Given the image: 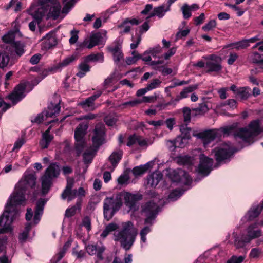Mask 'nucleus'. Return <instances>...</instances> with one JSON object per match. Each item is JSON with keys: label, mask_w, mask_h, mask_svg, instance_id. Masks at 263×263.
I'll list each match as a JSON object with an SVG mask.
<instances>
[{"label": "nucleus", "mask_w": 263, "mask_h": 263, "mask_svg": "<svg viewBox=\"0 0 263 263\" xmlns=\"http://www.w3.org/2000/svg\"><path fill=\"white\" fill-rule=\"evenodd\" d=\"M35 19L34 21H33L31 22L29 24V27L30 29L34 31L35 30L36 28V24H39L43 17V16L44 15V11H39L35 10L33 14H32Z\"/></svg>", "instance_id": "28"}, {"label": "nucleus", "mask_w": 263, "mask_h": 263, "mask_svg": "<svg viewBox=\"0 0 263 263\" xmlns=\"http://www.w3.org/2000/svg\"><path fill=\"white\" fill-rule=\"evenodd\" d=\"M139 23L138 20L136 18L130 19L129 18H126L123 23L119 26V28L124 27V29L122 31V33H128L130 30V26L129 25V24L131 25H138Z\"/></svg>", "instance_id": "30"}, {"label": "nucleus", "mask_w": 263, "mask_h": 263, "mask_svg": "<svg viewBox=\"0 0 263 263\" xmlns=\"http://www.w3.org/2000/svg\"><path fill=\"white\" fill-rule=\"evenodd\" d=\"M81 201H78L76 204L66 210L65 216L68 218L71 217L75 215L77 210L81 209Z\"/></svg>", "instance_id": "38"}, {"label": "nucleus", "mask_w": 263, "mask_h": 263, "mask_svg": "<svg viewBox=\"0 0 263 263\" xmlns=\"http://www.w3.org/2000/svg\"><path fill=\"white\" fill-rule=\"evenodd\" d=\"M213 165V160L204 155L202 154L200 156V164L198 167V171L203 176H207L212 170Z\"/></svg>", "instance_id": "12"}, {"label": "nucleus", "mask_w": 263, "mask_h": 263, "mask_svg": "<svg viewBox=\"0 0 263 263\" xmlns=\"http://www.w3.org/2000/svg\"><path fill=\"white\" fill-rule=\"evenodd\" d=\"M209 110L207 105L205 103L199 104V106L193 109V110L199 114H203Z\"/></svg>", "instance_id": "51"}, {"label": "nucleus", "mask_w": 263, "mask_h": 263, "mask_svg": "<svg viewBox=\"0 0 263 263\" xmlns=\"http://www.w3.org/2000/svg\"><path fill=\"white\" fill-rule=\"evenodd\" d=\"M86 250L89 255H93L96 254L98 248L95 245H89L86 247Z\"/></svg>", "instance_id": "64"}, {"label": "nucleus", "mask_w": 263, "mask_h": 263, "mask_svg": "<svg viewBox=\"0 0 263 263\" xmlns=\"http://www.w3.org/2000/svg\"><path fill=\"white\" fill-rule=\"evenodd\" d=\"M77 1V0H63V2L65 3V4L62 9V12L67 14Z\"/></svg>", "instance_id": "49"}, {"label": "nucleus", "mask_w": 263, "mask_h": 263, "mask_svg": "<svg viewBox=\"0 0 263 263\" xmlns=\"http://www.w3.org/2000/svg\"><path fill=\"white\" fill-rule=\"evenodd\" d=\"M86 146L85 141H76L74 149L77 156H79Z\"/></svg>", "instance_id": "43"}, {"label": "nucleus", "mask_w": 263, "mask_h": 263, "mask_svg": "<svg viewBox=\"0 0 263 263\" xmlns=\"http://www.w3.org/2000/svg\"><path fill=\"white\" fill-rule=\"evenodd\" d=\"M88 62H86L84 58V60L78 66L79 71L77 73V76L80 78L83 77L86 72H89L90 69V66L88 65Z\"/></svg>", "instance_id": "33"}, {"label": "nucleus", "mask_w": 263, "mask_h": 263, "mask_svg": "<svg viewBox=\"0 0 263 263\" xmlns=\"http://www.w3.org/2000/svg\"><path fill=\"white\" fill-rule=\"evenodd\" d=\"M216 22L215 20H212L202 27L204 31H209L216 27Z\"/></svg>", "instance_id": "56"}, {"label": "nucleus", "mask_w": 263, "mask_h": 263, "mask_svg": "<svg viewBox=\"0 0 263 263\" xmlns=\"http://www.w3.org/2000/svg\"><path fill=\"white\" fill-rule=\"evenodd\" d=\"M247 238L246 235H242L241 238L237 237L234 240V245L237 248H241L245 246L246 244L250 241H247Z\"/></svg>", "instance_id": "42"}, {"label": "nucleus", "mask_w": 263, "mask_h": 263, "mask_svg": "<svg viewBox=\"0 0 263 263\" xmlns=\"http://www.w3.org/2000/svg\"><path fill=\"white\" fill-rule=\"evenodd\" d=\"M60 172V168L56 163H52L47 168L45 175L50 177L52 178L57 177Z\"/></svg>", "instance_id": "32"}, {"label": "nucleus", "mask_w": 263, "mask_h": 263, "mask_svg": "<svg viewBox=\"0 0 263 263\" xmlns=\"http://www.w3.org/2000/svg\"><path fill=\"white\" fill-rule=\"evenodd\" d=\"M105 126L103 124L96 125L94 129V136L92 137L93 146L98 148L104 142Z\"/></svg>", "instance_id": "9"}, {"label": "nucleus", "mask_w": 263, "mask_h": 263, "mask_svg": "<svg viewBox=\"0 0 263 263\" xmlns=\"http://www.w3.org/2000/svg\"><path fill=\"white\" fill-rule=\"evenodd\" d=\"M93 152L90 151H86L83 154V160L85 163L89 164L93 159Z\"/></svg>", "instance_id": "52"}, {"label": "nucleus", "mask_w": 263, "mask_h": 263, "mask_svg": "<svg viewBox=\"0 0 263 263\" xmlns=\"http://www.w3.org/2000/svg\"><path fill=\"white\" fill-rule=\"evenodd\" d=\"M249 43L247 40H244L236 43L235 48L237 50L245 49L249 46Z\"/></svg>", "instance_id": "62"}, {"label": "nucleus", "mask_w": 263, "mask_h": 263, "mask_svg": "<svg viewBox=\"0 0 263 263\" xmlns=\"http://www.w3.org/2000/svg\"><path fill=\"white\" fill-rule=\"evenodd\" d=\"M88 126L86 123H81L77 127L74 132L76 141H85L84 136L86 133Z\"/></svg>", "instance_id": "25"}, {"label": "nucleus", "mask_w": 263, "mask_h": 263, "mask_svg": "<svg viewBox=\"0 0 263 263\" xmlns=\"http://www.w3.org/2000/svg\"><path fill=\"white\" fill-rule=\"evenodd\" d=\"M245 258V257L243 256H240L239 257L233 256L227 261V263H242Z\"/></svg>", "instance_id": "59"}, {"label": "nucleus", "mask_w": 263, "mask_h": 263, "mask_svg": "<svg viewBox=\"0 0 263 263\" xmlns=\"http://www.w3.org/2000/svg\"><path fill=\"white\" fill-rule=\"evenodd\" d=\"M40 2L41 7L38 8L39 11L43 10L45 14L49 9L48 17H52L53 20H56L58 17L61 11V6L57 0H40Z\"/></svg>", "instance_id": "6"}, {"label": "nucleus", "mask_w": 263, "mask_h": 263, "mask_svg": "<svg viewBox=\"0 0 263 263\" xmlns=\"http://www.w3.org/2000/svg\"><path fill=\"white\" fill-rule=\"evenodd\" d=\"M154 164V162L150 161L144 165L136 166L133 169L132 173L136 177L141 176L145 173L149 168H152Z\"/></svg>", "instance_id": "27"}, {"label": "nucleus", "mask_w": 263, "mask_h": 263, "mask_svg": "<svg viewBox=\"0 0 263 263\" xmlns=\"http://www.w3.org/2000/svg\"><path fill=\"white\" fill-rule=\"evenodd\" d=\"M257 223H255L250 225L247 229V234L246 235L247 238V241H251V240L259 237L261 234L260 230L257 228Z\"/></svg>", "instance_id": "20"}, {"label": "nucleus", "mask_w": 263, "mask_h": 263, "mask_svg": "<svg viewBox=\"0 0 263 263\" xmlns=\"http://www.w3.org/2000/svg\"><path fill=\"white\" fill-rule=\"evenodd\" d=\"M78 59V57L76 55H71L64 60H63L61 62L54 65L53 66L49 68V71H56L59 69H61L62 67H65L71 63L76 60Z\"/></svg>", "instance_id": "23"}, {"label": "nucleus", "mask_w": 263, "mask_h": 263, "mask_svg": "<svg viewBox=\"0 0 263 263\" xmlns=\"http://www.w3.org/2000/svg\"><path fill=\"white\" fill-rule=\"evenodd\" d=\"M102 92L101 90L98 91L95 95L80 102L79 105L86 110H93L95 109L94 102L101 96Z\"/></svg>", "instance_id": "17"}, {"label": "nucleus", "mask_w": 263, "mask_h": 263, "mask_svg": "<svg viewBox=\"0 0 263 263\" xmlns=\"http://www.w3.org/2000/svg\"><path fill=\"white\" fill-rule=\"evenodd\" d=\"M14 40V35L13 32H9L3 37V40L5 43H12Z\"/></svg>", "instance_id": "61"}, {"label": "nucleus", "mask_w": 263, "mask_h": 263, "mask_svg": "<svg viewBox=\"0 0 263 263\" xmlns=\"http://www.w3.org/2000/svg\"><path fill=\"white\" fill-rule=\"evenodd\" d=\"M168 175L169 178L173 182H182L185 184H188L192 181L191 178L189 174L181 170L178 171L173 170L170 172Z\"/></svg>", "instance_id": "8"}, {"label": "nucleus", "mask_w": 263, "mask_h": 263, "mask_svg": "<svg viewBox=\"0 0 263 263\" xmlns=\"http://www.w3.org/2000/svg\"><path fill=\"white\" fill-rule=\"evenodd\" d=\"M198 88V84L190 85L184 88L182 91L180 92V94L176 96L175 101H178L182 99L187 98L188 97L189 93L192 92L194 90H196Z\"/></svg>", "instance_id": "29"}, {"label": "nucleus", "mask_w": 263, "mask_h": 263, "mask_svg": "<svg viewBox=\"0 0 263 263\" xmlns=\"http://www.w3.org/2000/svg\"><path fill=\"white\" fill-rule=\"evenodd\" d=\"M183 116L184 121L185 122H189L191 120V110L188 107H185L183 109Z\"/></svg>", "instance_id": "60"}, {"label": "nucleus", "mask_w": 263, "mask_h": 263, "mask_svg": "<svg viewBox=\"0 0 263 263\" xmlns=\"http://www.w3.org/2000/svg\"><path fill=\"white\" fill-rule=\"evenodd\" d=\"M25 190H22L16 186L15 191L11 196L5 207L3 215L0 217V233L11 231V224L18 214V205L25 202Z\"/></svg>", "instance_id": "1"}, {"label": "nucleus", "mask_w": 263, "mask_h": 263, "mask_svg": "<svg viewBox=\"0 0 263 263\" xmlns=\"http://www.w3.org/2000/svg\"><path fill=\"white\" fill-rule=\"evenodd\" d=\"M121 227V231L114 233V239L115 241H119L121 247L125 250H128L135 240L137 235V230L133 223L130 221L122 222Z\"/></svg>", "instance_id": "3"}, {"label": "nucleus", "mask_w": 263, "mask_h": 263, "mask_svg": "<svg viewBox=\"0 0 263 263\" xmlns=\"http://www.w3.org/2000/svg\"><path fill=\"white\" fill-rule=\"evenodd\" d=\"M11 47L15 49V52L18 56H21L24 52V46L20 42H15L12 45H9Z\"/></svg>", "instance_id": "47"}, {"label": "nucleus", "mask_w": 263, "mask_h": 263, "mask_svg": "<svg viewBox=\"0 0 263 263\" xmlns=\"http://www.w3.org/2000/svg\"><path fill=\"white\" fill-rule=\"evenodd\" d=\"M251 89L249 87H240L237 96L241 99L246 100L251 95Z\"/></svg>", "instance_id": "40"}, {"label": "nucleus", "mask_w": 263, "mask_h": 263, "mask_svg": "<svg viewBox=\"0 0 263 263\" xmlns=\"http://www.w3.org/2000/svg\"><path fill=\"white\" fill-rule=\"evenodd\" d=\"M263 209V205H257L255 208L250 210L248 212V220H252L254 218L257 217Z\"/></svg>", "instance_id": "37"}, {"label": "nucleus", "mask_w": 263, "mask_h": 263, "mask_svg": "<svg viewBox=\"0 0 263 263\" xmlns=\"http://www.w3.org/2000/svg\"><path fill=\"white\" fill-rule=\"evenodd\" d=\"M159 207L153 201L145 203L141 205V213L146 217L144 224L152 226L158 212Z\"/></svg>", "instance_id": "5"}, {"label": "nucleus", "mask_w": 263, "mask_h": 263, "mask_svg": "<svg viewBox=\"0 0 263 263\" xmlns=\"http://www.w3.org/2000/svg\"><path fill=\"white\" fill-rule=\"evenodd\" d=\"M60 110V106L59 104H53L51 103L48 107L47 110L46 111V116L47 117H52L57 114H58Z\"/></svg>", "instance_id": "36"}, {"label": "nucleus", "mask_w": 263, "mask_h": 263, "mask_svg": "<svg viewBox=\"0 0 263 263\" xmlns=\"http://www.w3.org/2000/svg\"><path fill=\"white\" fill-rule=\"evenodd\" d=\"M73 183L74 180L72 178H68L67 179L66 186L61 195L63 199L67 198L68 201H70L77 197V190L72 189Z\"/></svg>", "instance_id": "14"}, {"label": "nucleus", "mask_w": 263, "mask_h": 263, "mask_svg": "<svg viewBox=\"0 0 263 263\" xmlns=\"http://www.w3.org/2000/svg\"><path fill=\"white\" fill-rule=\"evenodd\" d=\"M176 144H177V147H183L185 145L187 140L184 139L183 137L181 136L180 135L178 136L176 139Z\"/></svg>", "instance_id": "57"}, {"label": "nucleus", "mask_w": 263, "mask_h": 263, "mask_svg": "<svg viewBox=\"0 0 263 263\" xmlns=\"http://www.w3.org/2000/svg\"><path fill=\"white\" fill-rule=\"evenodd\" d=\"M145 226L141 229L140 232L141 240L143 242H145L146 240V236L151 231V227L149 224H144Z\"/></svg>", "instance_id": "44"}, {"label": "nucleus", "mask_w": 263, "mask_h": 263, "mask_svg": "<svg viewBox=\"0 0 263 263\" xmlns=\"http://www.w3.org/2000/svg\"><path fill=\"white\" fill-rule=\"evenodd\" d=\"M220 134L222 133L224 135H233L236 138H239L243 141L248 143H253L255 137L259 135L261 129L260 126L259 120L252 121L248 127L236 130L234 126H230L221 128L218 130Z\"/></svg>", "instance_id": "2"}, {"label": "nucleus", "mask_w": 263, "mask_h": 263, "mask_svg": "<svg viewBox=\"0 0 263 263\" xmlns=\"http://www.w3.org/2000/svg\"><path fill=\"white\" fill-rule=\"evenodd\" d=\"M86 62H100L102 63L104 61V55L103 53H98L96 54L92 53L84 57Z\"/></svg>", "instance_id": "35"}, {"label": "nucleus", "mask_w": 263, "mask_h": 263, "mask_svg": "<svg viewBox=\"0 0 263 263\" xmlns=\"http://www.w3.org/2000/svg\"><path fill=\"white\" fill-rule=\"evenodd\" d=\"M82 226L86 227L88 231L91 230V220L88 216H86L83 219Z\"/></svg>", "instance_id": "63"}, {"label": "nucleus", "mask_w": 263, "mask_h": 263, "mask_svg": "<svg viewBox=\"0 0 263 263\" xmlns=\"http://www.w3.org/2000/svg\"><path fill=\"white\" fill-rule=\"evenodd\" d=\"M196 136L202 140L203 143L205 146L216 138H219L220 133L218 130L213 129L199 133Z\"/></svg>", "instance_id": "11"}, {"label": "nucleus", "mask_w": 263, "mask_h": 263, "mask_svg": "<svg viewBox=\"0 0 263 263\" xmlns=\"http://www.w3.org/2000/svg\"><path fill=\"white\" fill-rule=\"evenodd\" d=\"M104 120L108 126H113L118 121V117L115 114H109L104 118Z\"/></svg>", "instance_id": "45"}, {"label": "nucleus", "mask_w": 263, "mask_h": 263, "mask_svg": "<svg viewBox=\"0 0 263 263\" xmlns=\"http://www.w3.org/2000/svg\"><path fill=\"white\" fill-rule=\"evenodd\" d=\"M263 256L262 250L258 248H254L251 249L249 257L253 259H258Z\"/></svg>", "instance_id": "46"}, {"label": "nucleus", "mask_w": 263, "mask_h": 263, "mask_svg": "<svg viewBox=\"0 0 263 263\" xmlns=\"http://www.w3.org/2000/svg\"><path fill=\"white\" fill-rule=\"evenodd\" d=\"M125 203L130 210L136 211L138 209L137 202L142 199V195L139 194H133L129 193L124 194Z\"/></svg>", "instance_id": "15"}, {"label": "nucleus", "mask_w": 263, "mask_h": 263, "mask_svg": "<svg viewBox=\"0 0 263 263\" xmlns=\"http://www.w3.org/2000/svg\"><path fill=\"white\" fill-rule=\"evenodd\" d=\"M45 203L46 201L43 199H41L38 201H37L33 218L35 224L37 223L40 220L41 217L43 213Z\"/></svg>", "instance_id": "24"}, {"label": "nucleus", "mask_w": 263, "mask_h": 263, "mask_svg": "<svg viewBox=\"0 0 263 263\" xmlns=\"http://www.w3.org/2000/svg\"><path fill=\"white\" fill-rule=\"evenodd\" d=\"M250 60L254 63H259L263 64V59L261 58V55L258 53L255 52L249 55Z\"/></svg>", "instance_id": "50"}, {"label": "nucleus", "mask_w": 263, "mask_h": 263, "mask_svg": "<svg viewBox=\"0 0 263 263\" xmlns=\"http://www.w3.org/2000/svg\"><path fill=\"white\" fill-rule=\"evenodd\" d=\"M36 179V177L34 173H29L26 172L16 185L21 191L25 190L27 192L28 189H32L35 186Z\"/></svg>", "instance_id": "7"}, {"label": "nucleus", "mask_w": 263, "mask_h": 263, "mask_svg": "<svg viewBox=\"0 0 263 263\" xmlns=\"http://www.w3.org/2000/svg\"><path fill=\"white\" fill-rule=\"evenodd\" d=\"M183 17L185 19H187L191 16V12L190 8L187 4H184L181 8Z\"/></svg>", "instance_id": "53"}, {"label": "nucleus", "mask_w": 263, "mask_h": 263, "mask_svg": "<svg viewBox=\"0 0 263 263\" xmlns=\"http://www.w3.org/2000/svg\"><path fill=\"white\" fill-rule=\"evenodd\" d=\"M52 179L53 178L50 177H48L45 175L42 177V191L43 194L45 195L49 192L51 185Z\"/></svg>", "instance_id": "34"}, {"label": "nucleus", "mask_w": 263, "mask_h": 263, "mask_svg": "<svg viewBox=\"0 0 263 263\" xmlns=\"http://www.w3.org/2000/svg\"><path fill=\"white\" fill-rule=\"evenodd\" d=\"M71 37L69 40L70 44H75L78 40V31L75 30H71L70 32Z\"/></svg>", "instance_id": "58"}, {"label": "nucleus", "mask_w": 263, "mask_h": 263, "mask_svg": "<svg viewBox=\"0 0 263 263\" xmlns=\"http://www.w3.org/2000/svg\"><path fill=\"white\" fill-rule=\"evenodd\" d=\"M44 47L46 49H49L54 46L57 43V40L53 33L47 34L43 39Z\"/></svg>", "instance_id": "31"}, {"label": "nucleus", "mask_w": 263, "mask_h": 263, "mask_svg": "<svg viewBox=\"0 0 263 263\" xmlns=\"http://www.w3.org/2000/svg\"><path fill=\"white\" fill-rule=\"evenodd\" d=\"M155 14L159 17H162L165 12L169 10V8H167L166 6L163 4L159 7H156L154 9Z\"/></svg>", "instance_id": "48"}, {"label": "nucleus", "mask_w": 263, "mask_h": 263, "mask_svg": "<svg viewBox=\"0 0 263 263\" xmlns=\"http://www.w3.org/2000/svg\"><path fill=\"white\" fill-rule=\"evenodd\" d=\"M182 193L179 190H175L172 191L168 196V198L172 201H175L179 198Z\"/></svg>", "instance_id": "55"}, {"label": "nucleus", "mask_w": 263, "mask_h": 263, "mask_svg": "<svg viewBox=\"0 0 263 263\" xmlns=\"http://www.w3.org/2000/svg\"><path fill=\"white\" fill-rule=\"evenodd\" d=\"M161 83V81L158 79H154L152 81V82L147 85L146 87L147 89L148 90H151L153 89L156 88L159 86L160 84Z\"/></svg>", "instance_id": "54"}, {"label": "nucleus", "mask_w": 263, "mask_h": 263, "mask_svg": "<svg viewBox=\"0 0 263 263\" xmlns=\"http://www.w3.org/2000/svg\"><path fill=\"white\" fill-rule=\"evenodd\" d=\"M123 156V152L121 150L114 151L108 158L109 162L111 164L110 170L112 171L117 166V164L121 159Z\"/></svg>", "instance_id": "26"}, {"label": "nucleus", "mask_w": 263, "mask_h": 263, "mask_svg": "<svg viewBox=\"0 0 263 263\" xmlns=\"http://www.w3.org/2000/svg\"><path fill=\"white\" fill-rule=\"evenodd\" d=\"M102 37L100 33H96L91 35L89 43L88 41H84L81 45L82 48L87 47L88 49H91L92 47L97 45L100 43Z\"/></svg>", "instance_id": "21"}, {"label": "nucleus", "mask_w": 263, "mask_h": 263, "mask_svg": "<svg viewBox=\"0 0 263 263\" xmlns=\"http://www.w3.org/2000/svg\"><path fill=\"white\" fill-rule=\"evenodd\" d=\"M122 205V197L120 194L106 197L104 200L103 212L104 218L110 220L116 211L118 210Z\"/></svg>", "instance_id": "4"}, {"label": "nucleus", "mask_w": 263, "mask_h": 263, "mask_svg": "<svg viewBox=\"0 0 263 263\" xmlns=\"http://www.w3.org/2000/svg\"><path fill=\"white\" fill-rule=\"evenodd\" d=\"M26 87V83H20L15 87L14 91L8 96L9 99L12 102L13 104H16L25 97Z\"/></svg>", "instance_id": "10"}, {"label": "nucleus", "mask_w": 263, "mask_h": 263, "mask_svg": "<svg viewBox=\"0 0 263 263\" xmlns=\"http://www.w3.org/2000/svg\"><path fill=\"white\" fill-rule=\"evenodd\" d=\"M163 175L160 172H155L147 177V185L155 187L162 180Z\"/></svg>", "instance_id": "22"}, {"label": "nucleus", "mask_w": 263, "mask_h": 263, "mask_svg": "<svg viewBox=\"0 0 263 263\" xmlns=\"http://www.w3.org/2000/svg\"><path fill=\"white\" fill-rule=\"evenodd\" d=\"M53 139V135H46L42 134V138L39 143L41 148L43 149L48 148Z\"/></svg>", "instance_id": "39"}, {"label": "nucleus", "mask_w": 263, "mask_h": 263, "mask_svg": "<svg viewBox=\"0 0 263 263\" xmlns=\"http://www.w3.org/2000/svg\"><path fill=\"white\" fill-rule=\"evenodd\" d=\"M214 152L216 159L218 162L228 159L231 154V149L228 145H223L221 147L216 148Z\"/></svg>", "instance_id": "18"}, {"label": "nucleus", "mask_w": 263, "mask_h": 263, "mask_svg": "<svg viewBox=\"0 0 263 263\" xmlns=\"http://www.w3.org/2000/svg\"><path fill=\"white\" fill-rule=\"evenodd\" d=\"M11 52L10 46L7 44L4 45L0 48V68L7 67L10 61V54Z\"/></svg>", "instance_id": "16"}, {"label": "nucleus", "mask_w": 263, "mask_h": 263, "mask_svg": "<svg viewBox=\"0 0 263 263\" xmlns=\"http://www.w3.org/2000/svg\"><path fill=\"white\" fill-rule=\"evenodd\" d=\"M180 130L181 132L180 136L184 138V139L188 140L191 138V128L187 127V125H182L180 127Z\"/></svg>", "instance_id": "41"}, {"label": "nucleus", "mask_w": 263, "mask_h": 263, "mask_svg": "<svg viewBox=\"0 0 263 263\" xmlns=\"http://www.w3.org/2000/svg\"><path fill=\"white\" fill-rule=\"evenodd\" d=\"M107 50L112 54L115 62L118 63L123 58V53L121 50V45L119 43H116L115 45L108 46Z\"/></svg>", "instance_id": "19"}, {"label": "nucleus", "mask_w": 263, "mask_h": 263, "mask_svg": "<svg viewBox=\"0 0 263 263\" xmlns=\"http://www.w3.org/2000/svg\"><path fill=\"white\" fill-rule=\"evenodd\" d=\"M209 61L205 64V67L208 69L207 72H219L222 69L221 65V58L219 57L211 54L209 56Z\"/></svg>", "instance_id": "13"}]
</instances>
